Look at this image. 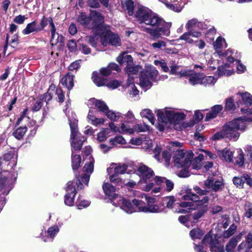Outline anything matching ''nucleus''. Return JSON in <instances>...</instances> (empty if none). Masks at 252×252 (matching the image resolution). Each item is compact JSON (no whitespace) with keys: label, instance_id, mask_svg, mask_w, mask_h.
Listing matches in <instances>:
<instances>
[{"label":"nucleus","instance_id":"bb28decb","mask_svg":"<svg viewBox=\"0 0 252 252\" xmlns=\"http://www.w3.org/2000/svg\"><path fill=\"white\" fill-rule=\"evenodd\" d=\"M41 31V28L37 24L36 21H34L28 24L26 28L24 29L22 32L24 34L27 35L33 32H37Z\"/></svg>","mask_w":252,"mask_h":252},{"label":"nucleus","instance_id":"79ce46f5","mask_svg":"<svg viewBox=\"0 0 252 252\" xmlns=\"http://www.w3.org/2000/svg\"><path fill=\"white\" fill-rule=\"evenodd\" d=\"M140 115L142 117H145L148 119L150 123L154 125L155 124V118L152 111L149 109H145L141 111Z\"/></svg>","mask_w":252,"mask_h":252},{"label":"nucleus","instance_id":"a878e982","mask_svg":"<svg viewBox=\"0 0 252 252\" xmlns=\"http://www.w3.org/2000/svg\"><path fill=\"white\" fill-rule=\"evenodd\" d=\"M217 154L221 159L229 162L232 161L233 158V152L228 148H225L222 150H219Z\"/></svg>","mask_w":252,"mask_h":252},{"label":"nucleus","instance_id":"7c9ffc66","mask_svg":"<svg viewBox=\"0 0 252 252\" xmlns=\"http://www.w3.org/2000/svg\"><path fill=\"white\" fill-rule=\"evenodd\" d=\"M170 67V73L172 74L176 75L180 77L186 76L189 74V70H183L181 67L178 65H172Z\"/></svg>","mask_w":252,"mask_h":252},{"label":"nucleus","instance_id":"ddd939ff","mask_svg":"<svg viewBox=\"0 0 252 252\" xmlns=\"http://www.w3.org/2000/svg\"><path fill=\"white\" fill-rule=\"evenodd\" d=\"M114 205L120 207V208L127 214H131L135 212H140L138 206H136L133 203V200L132 203L129 200H127L120 196L115 200L112 201Z\"/></svg>","mask_w":252,"mask_h":252},{"label":"nucleus","instance_id":"a211bd4d","mask_svg":"<svg viewBox=\"0 0 252 252\" xmlns=\"http://www.w3.org/2000/svg\"><path fill=\"white\" fill-rule=\"evenodd\" d=\"M87 104L90 108H93L94 105L99 111L105 114L108 110V107L104 101L97 100L94 98L90 99L87 102Z\"/></svg>","mask_w":252,"mask_h":252},{"label":"nucleus","instance_id":"49530a36","mask_svg":"<svg viewBox=\"0 0 252 252\" xmlns=\"http://www.w3.org/2000/svg\"><path fill=\"white\" fill-rule=\"evenodd\" d=\"M27 131V127L26 126H21L15 129L13 132V134L16 138L20 139L22 138Z\"/></svg>","mask_w":252,"mask_h":252},{"label":"nucleus","instance_id":"09e8293b","mask_svg":"<svg viewBox=\"0 0 252 252\" xmlns=\"http://www.w3.org/2000/svg\"><path fill=\"white\" fill-rule=\"evenodd\" d=\"M204 232L198 228H194L190 231L189 235L193 240L200 239L204 235Z\"/></svg>","mask_w":252,"mask_h":252},{"label":"nucleus","instance_id":"7ed1b4c3","mask_svg":"<svg viewBox=\"0 0 252 252\" xmlns=\"http://www.w3.org/2000/svg\"><path fill=\"white\" fill-rule=\"evenodd\" d=\"M182 198L184 201L179 204L181 208L178 211L179 213H186L190 210L196 209L198 211L192 215L193 219L197 220L202 217L207 211L209 203L208 196H198L196 194L189 192L184 195Z\"/></svg>","mask_w":252,"mask_h":252},{"label":"nucleus","instance_id":"a18cd8bd","mask_svg":"<svg viewBox=\"0 0 252 252\" xmlns=\"http://www.w3.org/2000/svg\"><path fill=\"white\" fill-rule=\"evenodd\" d=\"M133 83L134 80L133 81V78L131 79V78L130 77L129 78L127 79L126 85L128 88V91L130 94H132L133 95L135 96L138 94L139 91L135 87Z\"/></svg>","mask_w":252,"mask_h":252},{"label":"nucleus","instance_id":"a19ab883","mask_svg":"<svg viewBox=\"0 0 252 252\" xmlns=\"http://www.w3.org/2000/svg\"><path fill=\"white\" fill-rule=\"evenodd\" d=\"M122 6L125 10L127 11V14L131 16L133 14L134 3L132 0H126L122 2Z\"/></svg>","mask_w":252,"mask_h":252},{"label":"nucleus","instance_id":"c9c22d12","mask_svg":"<svg viewBox=\"0 0 252 252\" xmlns=\"http://www.w3.org/2000/svg\"><path fill=\"white\" fill-rule=\"evenodd\" d=\"M161 1L164 3L168 8L175 12H179L182 9V6L179 3L177 0H174L173 3L168 2L166 0H162Z\"/></svg>","mask_w":252,"mask_h":252},{"label":"nucleus","instance_id":"423d86ee","mask_svg":"<svg viewBox=\"0 0 252 252\" xmlns=\"http://www.w3.org/2000/svg\"><path fill=\"white\" fill-rule=\"evenodd\" d=\"M233 54V51L230 49L225 52H221L219 51L214 53L215 57H219L223 62L222 64L218 66L215 74V76L219 78L223 76H230L234 73L233 63L234 60L232 56Z\"/></svg>","mask_w":252,"mask_h":252},{"label":"nucleus","instance_id":"ea45409f","mask_svg":"<svg viewBox=\"0 0 252 252\" xmlns=\"http://www.w3.org/2000/svg\"><path fill=\"white\" fill-rule=\"evenodd\" d=\"M237 95L241 96L243 103L246 105V107L251 106L252 104V95L248 92L243 93H239Z\"/></svg>","mask_w":252,"mask_h":252},{"label":"nucleus","instance_id":"b1692460","mask_svg":"<svg viewBox=\"0 0 252 252\" xmlns=\"http://www.w3.org/2000/svg\"><path fill=\"white\" fill-rule=\"evenodd\" d=\"M28 111V109L27 108H26L24 109V110L22 112L20 117L18 119L16 122V125H19L21 123L25 124L26 122H28V126H33L35 125L36 122L33 120H30V117L27 116Z\"/></svg>","mask_w":252,"mask_h":252},{"label":"nucleus","instance_id":"c85d7f7f","mask_svg":"<svg viewBox=\"0 0 252 252\" xmlns=\"http://www.w3.org/2000/svg\"><path fill=\"white\" fill-rule=\"evenodd\" d=\"M11 181L8 179L3 178L2 175L0 177V191L4 194H7L11 189Z\"/></svg>","mask_w":252,"mask_h":252},{"label":"nucleus","instance_id":"37998d69","mask_svg":"<svg viewBox=\"0 0 252 252\" xmlns=\"http://www.w3.org/2000/svg\"><path fill=\"white\" fill-rule=\"evenodd\" d=\"M109 143L112 147H115L126 144V141L122 136L119 135L110 139Z\"/></svg>","mask_w":252,"mask_h":252},{"label":"nucleus","instance_id":"aec40b11","mask_svg":"<svg viewBox=\"0 0 252 252\" xmlns=\"http://www.w3.org/2000/svg\"><path fill=\"white\" fill-rule=\"evenodd\" d=\"M129 143L132 145L137 146L142 144L143 148L148 151L149 152L151 151V148L152 147L153 145V141L149 139L143 141L141 138L138 137L131 138Z\"/></svg>","mask_w":252,"mask_h":252},{"label":"nucleus","instance_id":"6ab92c4d","mask_svg":"<svg viewBox=\"0 0 252 252\" xmlns=\"http://www.w3.org/2000/svg\"><path fill=\"white\" fill-rule=\"evenodd\" d=\"M126 170V166L123 164L112 163L109 167L107 169L108 174H115L119 175L124 174Z\"/></svg>","mask_w":252,"mask_h":252},{"label":"nucleus","instance_id":"338daca9","mask_svg":"<svg viewBox=\"0 0 252 252\" xmlns=\"http://www.w3.org/2000/svg\"><path fill=\"white\" fill-rule=\"evenodd\" d=\"M216 33V30L214 28L210 29L206 33V37L209 38L211 41L214 40L215 38V34Z\"/></svg>","mask_w":252,"mask_h":252},{"label":"nucleus","instance_id":"f704fd0d","mask_svg":"<svg viewBox=\"0 0 252 252\" xmlns=\"http://www.w3.org/2000/svg\"><path fill=\"white\" fill-rule=\"evenodd\" d=\"M59 231V228L57 225H54L48 228L47 230V237H43L42 239L44 242L52 241L55 236Z\"/></svg>","mask_w":252,"mask_h":252},{"label":"nucleus","instance_id":"5701e85b","mask_svg":"<svg viewBox=\"0 0 252 252\" xmlns=\"http://www.w3.org/2000/svg\"><path fill=\"white\" fill-rule=\"evenodd\" d=\"M242 234L240 233L239 235L232 237L225 247V250L227 252H236L237 249L236 246L239 241H240L242 238Z\"/></svg>","mask_w":252,"mask_h":252},{"label":"nucleus","instance_id":"f257e3e1","mask_svg":"<svg viewBox=\"0 0 252 252\" xmlns=\"http://www.w3.org/2000/svg\"><path fill=\"white\" fill-rule=\"evenodd\" d=\"M135 17L141 23L157 27L155 29L146 28V31L154 38L169 35L171 23L165 22L148 8L139 6L136 11Z\"/></svg>","mask_w":252,"mask_h":252},{"label":"nucleus","instance_id":"393cba45","mask_svg":"<svg viewBox=\"0 0 252 252\" xmlns=\"http://www.w3.org/2000/svg\"><path fill=\"white\" fill-rule=\"evenodd\" d=\"M102 188L106 195L112 197V201L115 199L116 200L120 196L115 193L116 189L112 185L109 183H104Z\"/></svg>","mask_w":252,"mask_h":252},{"label":"nucleus","instance_id":"f3484780","mask_svg":"<svg viewBox=\"0 0 252 252\" xmlns=\"http://www.w3.org/2000/svg\"><path fill=\"white\" fill-rule=\"evenodd\" d=\"M206 187L211 189L213 190L217 191L221 189L223 186L221 179L219 180L215 178L207 179L204 183Z\"/></svg>","mask_w":252,"mask_h":252},{"label":"nucleus","instance_id":"13d9d810","mask_svg":"<svg viewBox=\"0 0 252 252\" xmlns=\"http://www.w3.org/2000/svg\"><path fill=\"white\" fill-rule=\"evenodd\" d=\"M98 37L97 35L88 36L86 37V41L90 43L93 47L96 48Z\"/></svg>","mask_w":252,"mask_h":252},{"label":"nucleus","instance_id":"9b49d317","mask_svg":"<svg viewBox=\"0 0 252 252\" xmlns=\"http://www.w3.org/2000/svg\"><path fill=\"white\" fill-rule=\"evenodd\" d=\"M155 202V199L150 198L148 201L147 206H145L144 202L137 199H133V203L138 206L140 212L144 213H159L164 212L165 207L164 203H159L156 204H152Z\"/></svg>","mask_w":252,"mask_h":252},{"label":"nucleus","instance_id":"f03ea898","mask_svg":"<svg viewBox=\"0 0 252 252\" xmlns=\"http://www.w3.org/2000/svg\"><path fill=\"white\" fill-rule=\"evenodd\" d=\"M85 151L86 153L85 160H86V161L83 167V172L84 173L81 177V180L76 176L77 181H69L67 184L66 188L67 193L64 196V201L65 204L68 206H72L74 205V197L77 192L76 186H77L78 190L83 189V185L82 183L87 186L90 180V175L94 170V160L91 155L92 150L90 147H86Z\"/></svg>","mask_w":252,"mask_h":252},{"label":"nucleus","instance_id":"cd10ccee","mask_svg":"<svg viewBox=\"0 0 252 252\" xmlns=\"http://www.w3.org/2000/svg\"><path fill=\"white\" fill-rule=\"evenodd\" d=\"M223 107L221 105H216L214 106L211 111L208 113L205 117V121H209L211 119L216 118L218 115L222 111Z\"/></svg>","mask_w":252,"mask_h":252},{"label":"nucleus","instance_id":"1a4fd4ad","mask_svg":"<svg viewBox=\"0 0 252 252\" xmlns=\"http://www.w3.org/2000/svg\"><path fill=\"white\" fill-rule=\"evenodd\" d=\"M193 158V153L191 151L185 152L183 150L177 151L173 157L174 165L177 168H184L185 171H181L179 176L187 177L189 176V172L186 169L191 167V161Z\"/></svg>","mask_w":252,"mask_h":252},{"label":"nucleus","instance_id":"412c9836","mask_svg":"<svg viewBox=\"0 0 252 252\" xmlns=\"http://www.w3.org/2000/svg\"><path fill=\"white\" fill-rule=\"evenodd\" d=\"M252 248V234L250 233L248 234L246 241L242 242L238 246L237 251L238 252H249Z\"/></svg>","mask_w":252,"mask_h":252},{"label":"nucleus","instance_id":"052dcab7","mask_svg":"<svg viewBox=\"0 0 252 252\" xmlns=\"http://www.w3.org/2000/svg\"><path fill=\"white\" fill-rule=\"evenodd\" d=\"M121 83L117 80H111L109 81L107 84L106 86L110 89H115L119 87Z\"/></svg>","mask_w":252,"mask_h":252},{"label":"nucleus","instance_id":"3c124183","mask_svg":"<svg viewBox=\"0 0 252 252\" xmlns=\"http://www.w3.org/2000/svg\"><path fill=\"white\" fill-rule=\"evenodd\" d=\"M110 181L113 183H115L119 186H123L125 184V180H123L122 178L120 177L118 175L115 174H109Z\"/></svg>","mask_w":252,"mask_h":252},{"label":"nucleus","instance_id":"0e129e2a","mask_svg":"<svg viewBox=\"0 0 252 252\" xmlns=\"http://www.w3.org/2000/svg\"><path fill=\"white\" fill-rule=\"evenodd\" d=\"M235 107L234 101L232 98L230 97L226 99L225 109L227 110H233Z\"/></svg>","mask_w":252,"mask_h":252},{"label":"nucleus","instance_id":"6e6552de","mask_svg":"<svg viewBox=\"0 0 252 252\" xmlns=\"http://www.w3.org/2000/svg\"><path fill=\"white\" fill-rule=\"evenodd\" d=\"M136 172L141 179L140 182L142 184H144L142 187L144 191H149L152 190V192L154 193H159L161 191L162 189L160 187H154V182L149 183L147 182V180L154 175V172L152 169L145 165L141 164L137 168Z\"/></svg>","mask_w":252,"mask_h":252},{"label":"nucleus","instance_id":"e433bc0d","mask_svg":"<svg viewBox=\"0 0 252 252\" xmlns=\"http://www.w3.org/2000/svg\"><path fill=\"white\" fill-rule=\"evenodd\" d=\"M77 21L85 27L91 28V14L87 17L85 13H81L78 17Z\"/></svg>","mask_w":252,"mask_h":252},{"label":"nucleus","instance_id":"c756f323","mask_svg":"<svg viewBox=\"0 0 252 252\" xmlns=\"http://www.w3.org/2000/svg\"><path fill=\"white\" fill-rule=\"evenodd\" d=\"M202 23L198 21L197 19H192L188 21L185 27L189 31H195V30L202 28Z\"/></svg>","mask_w":252,"mask_h":252},{"label":"nucleus","instance_id":"6e6d98bb","mask_svg":"<svg viewBox=\"0 0 252 252\" xmlns=\"http://www.w3.org/2000/svg\"><path fill=\"white\" fill-rule=\"evenodd\" d=\"M120 133L131 134L134 133V130L127 124L122 123L120 126Z\"/></svg>","mask_w":252,"mask_h":252},{"label":"nucleus","instance_id":"864d4df0","mask_svg":"<svg viewBox=\"0 0 252 252\" xmlns=\"http://www.w3.org/2000/svg\"><path fill=\"white\" fill-rule=\"evenodd\" d=\"M107 118H109L111 121H118L121 117H122V115L119 112H115L114 111L111 110H108L107 112L105 113Z\"/></svg>","mask_w":252,"mask_h":252},{"label":"nucleus","instance_id":"58836bf2","mask_svg":"<svg viewBox=\"0 0 252 252\" xmlns=\"http://www.w3.org/2000/svg\"><path fill=\"white\" fill-rule=\"evenodd\" d=\"M141 69V67L138 65L134 66L133 64H129L127 65L125 70L127 74H128V78H131V79L133 78V80H134V77L132 76V75L136 74Z\"/></svg>","mask_w":252,"mask_h":252},{"label":"nucleus","instance_id":"72a5a7b5","mask_svg":"<svg viewBox=\"0 0 252 252\" xmlns=\"http://www.w3.org/2000/svg\"><path fill=\"white\" fill-rule=\"evenodd\" d=\"M213 47L216 50L215 52L219 51L222 52L220 49L226 48L227 47V45L224 38H222L221 36H219L216 41L214 42Z\"/></svg>","mask_w":252,"mask_h":252},{"label":"nucleus","instance_id":"20e7f679","mask_svg":"<svg viewBox=\"0 0 252 252\" xmlns=\"http://www.w3.org/2000/svg\"><path fill=\"white\" fill-rule=\"evenodd\" d=\"M71 114L73 120L71 121L70 116H68V120L71 130L72 167V169L74 170L78 169L80 166L81 158L79 155H74V151H79L81 150L83 143L86 141V138L83 136H81L78 132L77 120L74 117V116L75 115L73 113H71Z\"/></svg>","mask_w":252,"mask_h":252},{"label":"nucleus","instance_id":"603ef678","mask_svg":"<svg viewBox=\"0 0 252 252\" xmlns=\"http://www.w3.org/2000/svg\"><path fill=\"white\" fill-rule=\"evenodd\" d=\"M203 159V155L199 154L197 158H194L191 162V167L192 169H197L201 166V162Z\"/></svg>","mask_w":252,"mask_h":252},{"label":"nucleus","instance_id":"473e14b6","mask_svg":"<svg viewBox=\"0 0 252 252\" xmlns=\"http://www.w3.org/2000/svg\"><path fill=\"white\" fill-rule=\"evenodd\" d=\"M61 83L68 90H71L74 86L73 75L70 73L66 74L61 79Z\"/></svg>","mask_w":252,"mask_h":252},{"label":"nucleus","instance_id":"e2e57ef3","mask_svg":"<svg viewBox=\"0 0 252 252\" xmlns=\"http://www.w3.org/2000/svg\"><path fill=\"white\" fill-rule=\"evenodd\" d=\"M225 137V136L224 135L223 131L222 128H221V130L220 131L215 133L214 134L212 135V136L211 138V139L212 140H219Z\"/></svg>","mask_w":252,"mask_h":252},{"label":"nucleus","instance_id":"4c0bfd02","mask_svg":"<svg viewBox=\"0 0 252 252\" xmlns=\"http://www.w3.org/2000/svg\"><path fill=\"white\" fill-rule=\"evenodd\" d=\"M237 156L235 158V163L239 166L241 167L244 165L245 161L247 160V158H244V154L241 149L237 150Z\"/></svg>","mask_w":252,"mask_h":252},{"label":"nucleus","instance_id":"5fc2aeb1","mask_svg":"<svg viewBox=\"0 0 252 252\" xmlns=\"http://www.w3.org/2000/svg\"><path fill=\"white\" fill-rule=\"evenodd\" d=\"M215 57L213 56L207 63V66L210 71H213L216 69V67L219 66V62L218 59H215Z\"/></svg>","mask_w":252,"mask_h":252},{"label":"nucleus","instance_id":"c03bdc74","mask_svg":"<svg viewBox=\"0 0 252 252\" xmlns=\"http://www.w3.org/2000/svg\"><path fill=\"white\" fill-rule=\"evenodd\" d=\"M110 136V129L108 128H102L101 130L97 133V140L99 142H103Z\"/></svg>","mask_w":252,"mask_h":252},{"label":"nucleus","instance_id":"dca6fc26","mask_svg":"<svg viewBox=\"0 0 252 252\" xmlns=\"http://www.w3.org/2000/svg\"><path fill=\"white\" fill-rule=\"evenodd\" d=\"M91 28L100 29L104 23V17L96 10L91 11Z\"/></svg>","mask_w":252,"mask_h":252},{"label":"nucleus","instance_id":"de8ad7c7","mask_svg":"<svg viewBox=\"0 0 252 252\" xmlns=\"http://www.w3.org/2000/svg\"><path fill=\"white\" fill-rule=\"evenodd\" d=\"M92 79L95 84L98 86H102L106 84V79L104 78L99 76L96 73L93 72L92 75Z\"/></svg>","mask_w":252,"mask_h":252},{"label":"nucleus","instance_id":"39448f33","mask_svg":"<svg viewBox=\"0 0 252 252\" xmlns=\"http://www.w3.org/2000/svg\"><path fill=\"white\" fill-rule=\"evenodd\" d=\"M249 122H252V117L243 116L226 123L221 127L225 138L237 141L240 135L238 130L244 131Z\"/></svg>","mask_w":252,"mask_h":252},{"label":"nucleus","instance_id":"f8f14e48","mask_svg":"<svg viewBox=\"0 0 252 252\" xmlns=\"http://www.w3.org/2000/svg\"><path fill=\"white\" fill-rule=\"evenodd\" d=\"M100 38L101 43L104 46L108 45L115 46L121 45V40L119 35L108 30L105 29L101 32Z\"/></svg>","mask_w":252,"mask_h":252},{"label":"nucleus","instance_id":"9d476101","mask_svg":"<svg viewBox=\"0 0 252 252\" xmlns=\"http://www.w3.org/2000/svg\"><path fill=\"white\" fill-rule=\"evenodd\" d=\"M158 71L153 66L148 67L145 71L142 72L139 77V85L145 90L152 86L153 82L158 80Z\"/></svg>","mask_w":252,"mask_h":252},{"label":"nucleus","instance_id":"2eb2a0df","mask_svg":"<svg viewBox=\"0 0 252 252\" xmlns=\"http://www.w3.org/2000/svg\"><path fill=\"white\" fill-rule=\"evenodd\" d=\"M153 181L154 182L155 185L158 186L157 187L161 188L162 190L160 192L163 191L162 187L164 185L165 186V190L168 192L171 191L174 188L173 182L164 177L156 176Z\"/></svg>","mask_w":252,"mask_h":252},{"label":"nucleus","instance_id":"4d7b16f0","mask_svg":"<svg viewBox=\"0 0 252 252\" xmlns=\"http://www.w3.org/2000/svg\"><path fill=\"white\" fill-rule=\"evenodd\" d=\"M237 226L235 224H232L229 228L225 230L223 233V237L227 238L231 236L236 231Z\"/></svg>","mask_w":252,"mask_h":252},{"label":"nucleus","instance_id":"2f4dec72","mask_svg":"<svg viewBox=\"0 0 252 252\" xmlns=\"http://www.w3.org/2000/svg\"><path fill=\"white\" fill-rule=\"evenodd\" d=\"M189 74L186 75L189 77V81L190 84L195 85L196 84H201V74L200 73H194L193 71L189 70Z\"/></svg>","mask_w":252,"mask_h":252},{"label":"nucleus","instance_id":"4be33fe9","mask_svg":"<svg viewBox=\"0 0 252 252\" xmlns=\"http://www.w3.org/2000/svg\"><path fill=\"white\" fill-rule=\"evenodd\" d=\"M201 35V32L199 31H189L185 32L182 34L178 40H183L189 44L194 43L193 40L191 38L192 37L198 38Z\"/></svg>","mask_w":252,"mask_h":252},{"label":"nucleus","instance_id":"bf43d9fd","mask_svg":"<svg viewBox=\"0 0 252 252\" xmlns=\"http://www.w3.org/2000/svg\"><path fill=\"white\" fill-rule=\"evenodd\" d=\"M154 64L156 65H159L164 72H167L169 71V68L167 66L166 63L163 60L159 61L155 60L154 61Z\"/></svg>","mask_w":252,"mask_h":252},{"label":"nucleus","instance_id":"680f3d73","mask_svg":"<svg viewBox=\"0 0 252 252\" xmlns=\"http://www.w3.org/2000/svg\"><path fill=\"white\" fill-rule=\"evenodd\" d=\"M163 201L166 203L167 208H172L175 199L173 196H168L164 198Z\"/></svg>","mask_w":252,"mask_h":252},{"label":"nucleus","instance_id":"0eeeda50","mask_svg":"<svg viewBox=\"0 0 252 252\" xmlns=\"http://www.w3.org/2000/svg\"><path fill=\"white\" fill-rule=\"evenodd\" d=\"M157 114L159 123L156 126L160 131L164 130L167 123L176 122L184 119L185 117L184 113L176 112L172 108H168L158 110Z\"/></svg>","mask_w":252,"mask_h":252},{"label":"nucleus","instance_id":"8fccbe9b","mask_svg":"<svg viewBox=\"0 0 252 252\" xmlns=\"http://www.w3.org/2000/svg\"><path fill=\"white\" fill-rule=\"evenodd\" d=\"M217 79L213 76H203L201 74V84L207 86L209 85H214L216 82Z\"/></svg>","mask_w":252,"mask_h":252},{"label":"nucleus","instance_id":"4468645a","mask_svg":"<svg viewBox=\"0 0 252 252\" xmlns=\"http://www.w3.org/2000/svg\"><path fill=\"white\" fill-rule=\"evenodd\" d=\"M203 244L209 245L211 252H224L223 245L218 242L216 235L211 234L210 232L205 236Z\"/></svg>","mask_w":252,"mask_h":252},{"label":"nucleus","instance_id":"774afa93","mask_svg":"<svg viewBox=\"0 0 252 252\" xmlns=\"http://www.w3.org/2000/svg\"><path fill=\"white\" fill-rule=\"evenodd\" d=\"M233 183L237 187L240 188L243 187L245 183L244 180L242 178L237 177H235L233 180Z\"/></svg>","mask_w":252,"mask_h":252},{"label":"nucleus","instance_id":"69168bd1","mask_svg":"<svg viewBox=\"0 0 252 252\" xmlns=\"http://www.w3.org/2000/svg\"><path fill=\"white\" fill-rule=\"evenodd\" d=\"M43 101L42 99L37 100L32 105V110L36 112L39 110L42 106Z\"/></svg>","mask_w":252,"mask_h":252}]
</instances>
